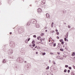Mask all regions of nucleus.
<instances>
[{"instance_id": "1", "label": "nucleus", "mask_w": 75, "mask_h": 75, "mask_svg": "<svg viewBox=\"0 0 75 75\" xmlns=\"http://www.w3.org/2000/svg\"><path fill=\"white\" fill-rule=\"evenodd\" d=\"M42 11V9L40 8H39L38 9V12L39 13H41Z\"/></svg>"}, {"instance_id": "2", "label": "nucleus", "mask_w": 75, "mask_h": 75, "mask_svg": "<svg viewBox=\"0 0 75 75\" xmlns=\"http://www.w3.org/2000/svg\"><path fill=\"white\" fill-rule=\"evenodd\" d=\"M42 4H44L45 3V0H42L41 2Z\"/></svg>"}, {"instance_id": "3", "label": "nucleus", "mask_w": 75, "mask_h": 75, "mask_svg": "<svg viewBox=\"0 0 75 75\" xmlns=\"http://www.w3.org/2000/svg\"><path fill=\"white\" fill-rule=\"evenodd\" d=\"M46 17L47 18H50V15H49V14L46 13Z\"/></svg>"}, {"instance_id": "4", "label": "nucleus", "mask_w": 75, "mask_h": 75, "mask_svg": "<svg viewBox=\"0 0 75 75\" xmlns=\"http://www.w3.org/2000/svg\"><path fill=\"white\" fill-rule=\"evenodd\" d=\"M75 52H73L72 54H71V56H75Z\"/></svg>"}, {"instance_id": "5", "label": "nucleus", "mask_w": 75, "mask_h": 75, "mask_svg": "<svg viewBox=\"0 0 75 75\" xmlns=\"http://www.w3.org/2000/svg\"><path fill=\"white\" fill-rule=\"evenodd\" d=\"M41 38L40 36H39L37 38V39L38 40H40L41 39Z\"/></svg>"}, {"instance_id": "6", "label": "nucleus", "mask_w": 75, "mask_h": 75, "mask_svg": "<svg viewBox=\"0 0 75 75\" xmlns=\"http://www.w3.org/2000/svg\"><path fill=\"white\" fill-rule=\"evenodd\" d=\"M40 25L39 24H38L37 25V28H39L40 27Z\"/></svg>"}, {"instance_id": "7", "label": "nucleus", "mask_w": 75, "mask_h": 75, "mask_svg": "<svg viewBox=\"0 0 75 75\" xmlns=\"http://www.w3.org/2000/svg\"><path fill=\"white\" fill-rule=\"evenodd\" d=\"M45 34L44 33H42L40 35L41 36H43V35H44Z\"/></svg>"}, {"instance_id": "8", "label": "nucleus", "mask_w": 75, "mask_h": 75, "mask_svg": "<svg viewBox=\"0 0 75 75\" xmlns=\"http://www.w3.org/2000/svg\"><path fill=\"white\" fill-rule=\"evenodd\" d=\"M53 24H54V23L52 22V23L51 25V26L52 27H53Z\"/></svg>"}, {"instance_id": "9", "label": "nucleus", "mask_w": 75, "mask_h": 75, "mask_svg": "<svg viewBox=\"0 0 75 75\" xmlns=\"http://www.w3.org/2000/svg\"><path fill=\"white\" fill-rule=\"evenodd\" d=\"M42 55H45V54H46L45 53V52H44V53L42 52Z\"/></svg>"}, {"instance_id": "10", "label": "nucleus", "mask_w": 75, "mask_h": 75, "mask_svg": "<svg viewBox=\"0 0 75 75\" xmlns=\"http://www.w3.org/2000/svg\"><path fill=\"white\" fill-rule=\"evenodd\" d=\"M54 31L53 30H52L50 31V33H54Z\"/></svg>"}, {"instance_id": "11", "label": "nucleus", "mask_w": 75, "mask_h": 75, "mask_svg": "<svg viewBox=\"0 0 75 75\" xmlns=\"http://www.w3.org/2000/svg\"><path fill=\"white\" fill-rule=\"evenodd\" d=\"M60 51H64V50L62 49H60Z\"/></svg>"}, {"instance_id": "12", "label": "nucleus", "mask_w": 75, "mask_h": 75, "mask_svg": "<svg viewBox=\"0 0 75 75\" xmlns=\"http://www.w3.org/2000/svg\"><path fill=\"white\" fill-rule=\"evenodd\" d=\"M3 63H6V60L4 59L3 61Z\"/></svg>"}, {"instance_id": "13", "label": "nucleus", "mask_w": 75, "mask_h": 75, "mask_svg": "<svg viewBox=\"0 0 75 75\" xmlns=\"http://www.w3.org/2000/svg\"><path fill=\"white\" fill-rule=\"evenodd\" d=\"M53 47H55V46H56V43H54L53 44Z\"/></svg>"}, {"instance_id": "14", "label": "nucleus", "mask_w": 75, "mask_h": 75, "mask_svg": "<svg viewBox=\"0 0 75 75\" xmlns=\"http://www.w3.org/2000/svg\"><path fill=\"white\" fill-rule=\"evenodd\" d=\"M30 38H29L28 39L26 40H27L28 41H30Z\"/></svg>"}, {"instance_id": "15", "label": "nucleus", "mask_w": 75, "mask_h": 75, "mask_svg": "<svg viewBox=\"0 0 75 75\" xmlns=\"http://www.w3.org/2000/svg\"><path fill=\"white\" fill-rule=\"evenodd\" d=\"M49 68L50 67H49V66H48L46 68V69H49Z\"/></svg>"}, {"instance_id": "16", "label": "nucleus", "mask_w": 75, "mask_h": 75, "mask_svg": "<svg viewBox=\"0 0 75 75\" xmlns=\"http://www.w3.org/2000/svg\"><path fill=\"white\" fill-rule=\"evenodd\" d=\"M65 37H66V38H68V35H65Z\"/></svg>"}, {"instance_id": "17", "label": "nucleus", "mask_w": 75, "mask_h": 75, "mask_svg": "<svg viewBox=\"0 0 75 75\" xmlns=\"http://www.w3.org/2000/svg\"><path fill=\"white\" fill-rule=\"evenodd\" d=\"M35 45L34 44H33L32 45L33 47H35Z\"/></svg>"}, {"instance_id": "18", "label": "nucleus", "mask_w": 75, "mask_h": 75, "mask_svg": "<svg viewBox=\"0 0 75 75\" xmlns=\"http://www.w3.org/2000/svg\"><path fill=\"white\" fill-rule=\"evenodd\" d=\"M25 42L26 43H27V42H28V41H27V40H26L25 41Z\"/></svg>"}, {"instance_id": "19", "label": "nucleus", "mask_w": 75, "mask_h": 75, "mask_svg": "<svg viewBox=\"0 0 75 75\" xmlns=\"http://www.w3.org/2000/svg\"><path fill=\"white\" fill-rule=\"evenodd\" d=\"M64 42H61V44L62 45H63V44H64Z\"/></svg>"}, {"instance_id": "20", "label": "nucleus", "mask_w": 75, "mask_h": 75, "mask_svg": "<svg viewBox=\"0 0 75 75\" xmlns=\"http://www.w3.org/2000/svg\"><path fill=\"white\" fill-rule=\"evenodd\" d=\"M67 72V69H65L64 71V72Z\"/></svg>"}, {"instance_id": "21", "label": "nucleus", "mask_w": 75, "mask_h": 75, "mask_svg": "<svg viewBox=\"0 0 75 75\" xmlns=\"http://www.w3.org/2000/svg\"><path fill=\"white\" fill-rule=\"evenodd\" d=\"M63 40H62V39L60 40L59 41L60 42H62V41Z\"/></svg>"}, {"instance_id": "22", "label": "nucleus", "mask_w": 75, "mask_h": 75, "mask_svg": "<svg viewBox=\"0 0 75 75\" xmlns=\"http://www.w3.org/2000/svg\"><path fill=\"white\" fill-rule=\"evenodd\" d=\"M65 67L66 68H67V67H68V65H66L65 66Z\"/></svg>"}, {"instance_id": "23", "label": "nucleus", "mask_w": 75, "mask_h": 75, "mask_svg": "<svg viewBox=\"0 0 75 75\" xmlns=\"http://www.w3.org/2000/svg\"><path fill=\"white\" fill-rule=\"evenodd\" d=\"M53 64H55L56 63H55V62L54 61H53Z\"/></svg>"}, {"instance_id": "24", "label": "nucleus", "mask_w": 75, "mask_h": 75, "mask_svg": "<svg viewBox=\"0 0 75 75\" xmlns=\"http://www.w3.org/2000/svg\"><path fill=\"white\" fill-rule=\"evenodd\" d=\"M40 41L41 42H42V39H40Z\"/></svg>"}, {"instance_id": "25", "label": "nucleus", "mask_w": 75, "mask_h": 75, "mask_svg": "<svg viewBox=\"0 0 75 75\" xmlns=\"http://www.w3.org/2000/svg\"><path fill=\"white\" fill-rule=\"evenodd\" d=\"M69 69H72V68L71 67H69Z\"/></svg>"}, {"instance_id": "26", "label": "nucleus", "mask_w": 75, "mask_h": 75, "mask_svg": "<svg viewBox=\"0 0 75 75\" xmlns=\"http://www.w3.org/2000/svg\"><path fill=\"white\" fill-rule=\"evenodd\" d=\"M64 41H67V38H64Z\"/></svg>"}, {"instance_id": "27", "label": "nucleus", "mask_w": 75, "mask_h": 75, "mask_svg": "<svg viewBox=\"0 0 75 75\" xmlns=\"http://www.w3.org/2000/svg\"><path fill=\"white\" fill-rule=\"evenodd\" d=\"M37 49H40V47H37Z\"/></svg>"}, {"instance_id": "28", "label": "nucleus", "mask_w": 75, "mask_h": 75, "mask_svg": "<svg viewBox=\"0 0 75 75\" xmlns=\"http://www.w3.org/2000/svg\"><path fill=\"white\" fill-rule=\"evenodd\" d=\"M33 37L35 38V37H36V35H35L33 36Z\"/></svg>"}, {"instance_id": "29", "label": "nucleus", "mask_w": 75, "mask_h": 75, "mask_svg": "<svg viewBox=\"0 0 75 75\" xmlns=\"http://www.w3.org/2000/svg\"><path fill=\"white\" fill-rule=\"evenodd\" d=\"M50 55H53V54H54V53H50Z\"/></svg>"}, {"instance_id": "30", "label": "nucleus", "mask_w": 75, "mask_h": 75, "mask_svg": "<svg viewBox=\"0 0 75 75\" xmlns=\"http://www.w3.org/2000/svg\"><path fill=\"white\" fill-rule=\"evenodd\" d=\"M57 39H59V37H58V36H57Z\"/></svg>"}, {"instance_id": "31", "label": "nucleus", "mask_w": 75, "mask_h": 75, "mask_svg": "<svg viewBox=\"0 0 75 75\" xmlns=\"http://www.w3.org/2000/svg\"><path fill=\"white\" fill-rule=\"evenodd\" d=\"M57 54H58V55H59V54H60V53L59 52H57Z\"/></svg>"}, {"instance_id": "32", "label": "nucleus", "mask_w": 75, "mask_h": 75, "mask_svg": "<svg viewBox=\"0 0 75 75\" xmlns=\"http://www.w3.org/2000/svg\"><path fill=\"white\" fill-rule=\"evenodd\" d=\"M68 27L69 28H71V26H68Z\"/></svg>"}, {"instance_id": "33", "label": "nucleus", "mask_w": 75, "mask_h": 75, "mask_svg": "<svg viewBox=\"0 0 75 75\" xmlns=\"http://www.w3.org/2000/svg\"><path fill=\"white\" fill-rule=\"evenodd\" d=\"M70 72V70H69L68 71V73H69V72Z\"/></svg>"}, {"instance_id": "34", "label": "nucleus", "mask_w": 75, "mask_h": 75, "mask_svg": "<svg viewBox=\"0 0 75 75\" xmlns=\"http://www.w3.org/2000/svg\"><path fill=\"white\" fill-rule=\"evenodd\" d=\"M34 41L33 40L32 42V44H34Z\"/></svg>"}, {"instance_id": "35", "label": "nucleus", "mask_w": 75, "mask_h": 75, "mask_svg": "<svg viewBox=\"0 0 75 75\" xmlns=\"http://www.w3.org/2000/svg\"><path fill=\"white\" fill-rule=\"evenodd\" d=\"M45 29H47V27H45L44 28Z\"/></svg>"}, {"instance_id": "36", "label": "nucleus", "mask_w": 75, "mask_h": 75, "mask_svg": "<svg viewBox=\"0 0 75 75\" xmlns=\"http://www.w3.org/2000/svg\"><path fill=\"white\" fill-rule=\"evenodd\" d=\"M56 34L58 35H59V32H57Z\"/></svg>"}, {"instance_id": "37", "label": "nucleus", "mask_w": 75, "mask_h": 75, "mask_svg": "<svg viewBox=\"0 0 75 75\" xmlns=\"http://www.w3.org/2000/svg\"><path fill=\"white\" fill-rule=\"evenodd\" d=\"M29 46H30V47H31V46H32V45H29Z\"/></svg>"}, {"instance_id": "38", "label": "nucleus", "mask_w": 75, "mask_h": 75, "mask_svg": "<svg viewBox=\"0 0 75 75\" xmlns=\"http://www.w3.org/2000/svg\"><path fill=\"white\" fill-rule=\"evenodd\" d=\"M35 50V49H34V48L33 49V51Z\"/></svg>"}, {"instance_id": "39", "label": "nucleus", "mask_w": 75, "mask_h": 75, "mask_svg": "<svg viewBox=\"0 0 75 75\" xmlns=\"http://www.w3.org/2000/svg\"><path fill=\"white\" fill-rule=\"evenodd\" d=\"M36 54H38V52H36Z\"/></svg>"}, {"instance_id": "40", "label": "nucleus", "mask_w": 75, "mask_h": 75, "mask_svg": "<svg viewBox=\"0 0 75 75\" xmlns=\"http://www.w3.org/2000/svg\"><path fill=\"white\" fill-rule=\"evenodd\" d=\"M56 31L58 32V30L56 29Z\"/></svg>"}, {"instance_id": "41", "label": "nucleus", "mask_w": 75, "mask_h": 75, "mask_svg": "<svg viewBox=\"0 0 75 75\" xmlns=\"http://www.w3.org/2000/svg\"><path fill=\"white\" fill-rule=\"evenodd\" d=\"M45 32H47V30H45Z\"/></svg>"}, {"instance_id": "42", "label": "nucleus", "mask_w": 75, "mask_h": 75, "mask_svg": "<svg viewBox=\"0 0 75 75\" xmlns=\"http://www.w3.org/2000/svg\"><path fill=\"white\" fill-rule=\"evenodd\" d=\"M10 34H12V33L11 32L10 33Z\"/></svg>"}, {"instance_id": "43", "label": "nucleus", "mask_w": 75, "mask_h": 75, "mask_svg": "<svg viewBox=\"0 0 75 75\" xmlns=\"http://www.w3.org/2000/svg\"><path fill=\"white\" fill-rule=\"evenodd\" d=\"M29 23H30V22H28V24H29Z\"/></svg>"}, {"instance_id": "44", "label": "nucleus", "mask_w": 75, "mask_h": 75, "mask_svg": "<svg viewBox=\"0 0 75 75\" xmlns=\"http://www.w3.org/2000/svg\"><path fill=\"white\" fill-rule=\"evenodd\" d=\"M37 46L35 47V48H37Z\"/></svg>"}, {"instance_id": "45", "label": "nucleus", "mask_w": 75, "mask_h": 75, "mask_svg": "<svg viewBox=\"0 0 75 75\" xmlns=\"http://www.w3.org/2000/svg\"><path fill=\"white\" fill-rule=\"evenodd\" d=\"M26 61H25V63H26Z\"/></svg>"}, {"instance_id": "46", "label": "nucleus", "mask_w": 75, "mask_h": 75, "mask_svg": "<svg viewBox=\"0 0 75 75\" xmlns=\"http://www.w3.org/2000/svg\"><path fill=\"white\" fill-rule=\"evenodd\" d=\"M49 42H50V40H49Z\"/></svg>"}, {"instance_id": "47", "label": "nucleus", "mask_w": 75, "mask_h": 75, "mask_svg": "<svg viewBox=\"0 0 75 75\" xmlns=\"http://www.w3.org/2000/svg\"><path fill=\"white\" fill-rule=\"evenodd\" d=\"M39 43H41V42H40Z\"/></svg>"}, {"instance_id": "48", "label": "nucleus", "mask_w": 75, "mask_h": 75, "mask_svg": "<svg viewBox=\"0 0 75 75\" xmlns=\"http://www.w3.org/2000/svg\"><path fill=\"white\" fill-rule=\"evenodd\" d=\"M62 58V59H63V58Z\"/></svg>"}]
</instances>
